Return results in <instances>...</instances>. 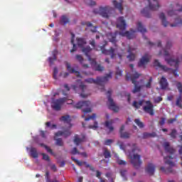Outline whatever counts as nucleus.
Here are the masks:
<instances>
[{
    "label": "nucleus",
    "instance_id": "1",
    "mask_svg": "<svg viewBox=\"0 0 182 182\" xmlns=\"http://www.w3.org/2000/svg\"><path fill=\"white\" fill-rule=\"evenodd\" d=\"M118 34L121 35V36H126L127 39H133V38H134V32L130 33V31H125L124 33H119V31H115L114 33H108L107 34L108 41L114 44V48L113 47H110L109 50H106L105 47L106 45H107V41H105V43L103 46L97 47L96 46V41H95V40H91L90 41V45H91V46H92L95 50H101L102 53L104 55H109L111 56V59H114V58H116V55L117 54L118 58L122 60L123 55H124V50H121V52H119V47H117V39L116 38Z\"/></svg>",
    "mask_w": 182,
    "mask_h": 182
},
{
    "label": "nucleus",
    "instance_id": "2",
    "mask_svg": "<svg viewBox=\"0 0 182 182\" xmlns=\"http://www.w3.org/2000/svg\"><path fill=\"white\" fill-rule=\"evenodd\" d=\"M128 146H131V150L129 151V156L131 159L132 164L134 168H140L143 161H141V159H140L141 156L139 155V153H140L141 150L136 144H132V145L128 144Z\"/></svg>",
    "mask_w": 182,
    "mask_h": 182
},
{
    "label": "nucleus",
    "instance_id": "3",
    "mask_svg": "<svg viewBox=\"0 0 182 182\" xmlns=\"http://www.w3.org/2000/svg\"><path fill=\"white\" fill-rule=\"evenodd\" d=\"M109 79H112V73L107 74L105 77H97L96 80L93 78L86 79L85 82H87V83L99 85V86H101V92H103V90H105V83L109 82Z\"/></svg>",
    "mask_w": 182,
    "mask_h": 182
},
{
    "label": "nucleus",
    "instance_id": "4",
    "mask_svg": "<svg viewBox=\"0 0 182 182\" xmlns=\"http://www.w3.org/2000/svg\"><path fill=\"white\" fill-rule=\"evenodd\" d=\"M82 50L83 53H85V56H87L91 65L94 66L95 70H96L97 72H103V70H105V67L102 66V65L100 64H97L96 60L90 57V55L89 54L90 53V52H92V48H90V46L84 47L82 48Z\"/></svg>",
    "mask_w": 182,
    "mask_h": 182
},
{
    "label": "nucleus",
    "instance_id": "5",
    "mask_svg": "<svg viewBox=\"0 0 182 182\" xmlns=\"http://www.w3.org/2000/svg\"><path fill=\"white\" fill-rule=\"evenodd\" d=\"M60 122H64V123H68L69 124V127L67 129H64L63 131H59L57 133H55V136H64V137H69L70 134H72V132H70V127H72V124H70V116L69 115H64L62 116L60 118Z\"/></svg>",
    "mask_w": 182,
    "mask_h": 182
},
{
    "label": "nucleus",
    "instance_id": "6",
    "mask_svg": "<svg viewBox=\"0 0 182 182\" xmlns=\"http://www.w3.org/2000/svg\"><path fill=\"white\" fill-rule=\"evenodd\" d=\"M93 12L94 14H98L99 15H101L102 18H106L107 19L110 15L114 12V9L109 6L105 7L100 6L99 9H95Z\"/></svg>",
    "mask_w": 182,
    "mask_h": 182
},
{
    "label": "nucleus",
    "instance_id": "7",
    "mask_svg": "<svg viewBox=\"0 0 182 182\" xmlns=\"http://www.w3.org/2000/svg\"><path fill=\"white\" fill-rule=\"evenodd\" d=\"M90 106V101H80L74 105V107L75 109H82L84 114L82 115V117H85L87 113H90L92 112Z\"/></svg>",
    "mask_w": 182,
    "mask_h": 182
},
{
    "label": "nucleus",
    "instance_id": "8",
    "mask_svg": "<svg viewBox=\"0 0 182 182\" xmlns=\"http://www.w3.org/2000/svg\"><path fill=\"white\" fill-rule=\"evenodd\" d=\"M173 160V157L171 156H168L164 157V163L165 164H168L169 167L165 168L164 166H161L160 168L161 171L164 173L165 174H168L170 173H174V170H173V167H176V163L171 161Z\"/></svg>",
    "mask_w": 182,
    "mask_h": 182
},
{
    "label": "nucleus",
    "instance_id": "9",
    "mask_svg": "<svg viewBox=\"0 0 182 182\" xmlns=\"http://www.w3.org/2000/svg\"><path fill=\"white\" fill-rule=\"evenodd\" d=\"M159 19H161V23L163 26H164V28H166V26H168V25H170L171 28L178 26V25H182V19L180 17H178L175 19V23L170 24V23L167 21V18H166V15L164 14V13H161L159 14Z\"/></svg>",
    "mask_w": 182,
    "mask_h": 182
},
{
    "label": "nucleus",
    "instance_id": "10",
    "mask_svg": "<svg viewBox=\"0 0 182 182\" xmlns=\"http://www.w3.org/2000/svg\"><path fill=\"white\" fill-rule=\"evenodd\" d=\"M140 77V74H139L137 72H134V73L132 74L130 76L129 75H127V80H132L133 85H134V88L132 90V93H139L141 90V87L137 85V81H136V79H139Z\"/></svg>",
    "mask_w": 182,
    "mask_h": 182
},
{
    "label": "nucleus",
    "instance_id": "11",
    "mask_svg": "<svg viewBox=\"0 0 182 182\" xmlns=\"http://www.w3.org/2000/svg\"><path fill=\"white\" fill-rule=\"evenodd\" d=\"M66 100H68V97H62L57 100H53L51 102L52 109L56 112H59V110H61L63 104L66 102Z\"/></svg>",
    "mask_w": 182,
    "mask_h": 182
},
{
    "label": "nucleus",
    "instance_id": "12",
    "mask_svg": "<svg viewBox=\"0 0 182 182\" xmlns=\"http://www.w3.org/2000/svg\"><path fill=\"white\" fill-rule=\"evenodd\" d=\"M165 60L170 66H174L175 70H173V73L174 76H178V65H180V60L178 58L174 60L173 58H165Z\"/></svg>",
    "mask_w": 182,
    "mask_h": 182
},
{
    "label": "nucleus",
    "instance_id": "13",
    "mask_svg": "<svg viewBox=\"0 0 182 182\" xmlns=\"http://www.w3.org/2000/svg\"><path fill=\"white\" fill-rule=\"evenodd\" d=\"M107 95L109 109H110V110H113V112H119V107L116 106L113 99H112V90H109L107 91Z\"/></svg>",
    "mask_w": 182,
    "mask_h": 182
},
{
    "label": "nucleus",
    "instance_id": "14",
    "mask_svg": "<svg viewBox=\"0 0 182 182\" xmlns=\"http://www.w3.org/2000/svg\"><path fill=\"white\" fill-rule=\"evenodd\" d=\"M145 103L146 105L143 107L144 112L150 116H154V105L150 101H146Z\"/></svg>",
    "mask_w": 182,
    "mask_h": 182
},
{
    "label": "nucleus",
    "instance_id": "15",
    "mask_svg": "<svg viewBox=\"0 0 182 182\" xmlns=\"http://www.w3.org/2000/svg\"><path fill=\"white\" fill-rule=\"evenodd\" d=\"M151 56L149 53H146L142 58L139 60L138 63L139 68H146V65L150 62Z\"/></svg>",
    "mask_w": 182,
    "mask_h": 182
},
{
    "label": "nucleus",
    "instance_id": "16",
    "mask_svg": "<svg viewBox=\"0 0 182 182\" xmlns=\"http://www.w3.org/2000/svg\"><path fill=\"white\" fill-rule=\"evenodd\" d=\"M176 87L180 93L179 96L176 98V105L179 107V109H182V84L181 82H178L176 85Z\"/></svg>",
    "mask_w": 182,
    "mask_h": 182
},
{
    "label": "nucleus",
    "instance_id": "17",
    "mask_svg": "<svg viewBox=\"0 0 182 182\" xmlns=\"http://www.w3.org/2000/svg\"><path fill=\"white\" fill-rule=\"evenodd\" d=\"M127 25L126 24V21L124 20V17L121 16L118 18L117 21V28L119 29V31H126Z\"/></svg>",
    "mask_w": 182,
    "mask_h": 182
},
{
    "label": "nucleus",
    "instance_id": "18",
    "mask_svg": "<svg viewBox=\"0 0 182 182\" xmlns=\"http://www.w3.org/2000/svg\"><path fill=\"white\" fill-rule=\"evenodd\" d=\"M164 149L166 153H168V154H174L176 153V149L170 145V142L166 141L163 144Z\"/></svg>",
    "mask_w": 182,
    "mask_h": 182
},
{
    "label": "nucleus",
    "instance_id": "19",
    "mask_svg": "<svg viewBox=\"0 0 182 182\" xmlns=\"http://www.w3.org/2000/svg\"><path fill=\"white\" fill-rule=\"evenodd\" d=\"M148 3L150 11H157L160 8V4L157 0H148Z\"/></svg>",
    "mask_w": 182,
    "mask_h": 182
},
{
    "label": "nucleus",
    "instance_id": "20",
    "mask_svg": "<svg viewBox=\"0 0 182 182\" xmlns=\"http://www.w3.org/2000/svg\"><path fill=\"white\" fill-rule=\"evenodd\" d=\"M127 52H128V53H129V55H128L127 56V58L129 60V62H133V60H135V59H136V48L129 47Z\"/></svg>",
    "mask_w": 182,
    "mask_h": 182
},
{
    "label": "nucleus",
    "instance_id": "21",
    "mask_svg": "<svg viewBox=\"0 0 182 182\" xmlns=\"http://www.w3.org/2000/svg\"><path fill=\"white\" fill-rule=\"evenodd\" d=\"M154 66L156 68V69H159V70H163L164 72H168L170 70V68H167V66L161 65V63L159 62V60L154 61Z\"/></svg>",
    "mask_w": 182,
    "mask_h": 182
},
{
    "label": "nucleus",
    "instance_id": "22",
    "mask_svg": "<svg viewBox=\"0 0 182 182\" xmlns=\"http://www.w3.org/2000/svg\"><path fill=\"white\" fill-rule=\"evenodd\" d=\"M65 64L69 73H75L77 77H82V75H80V73L79 71H75L68 62L65 61Z\"/></svg>",
    "mask_w": 182,
    "mask_h": 182
},
{
    "label": "nucleus",
    "instance_id": "23",
    "mask_svg": "<svg viewBox=\"0 0 182 182\" xmlns=\"http://www.w3.org/2000/svg\"><path fill=\"white\" fill-rule=\"evenodd\" d=\"M145 170L149 176H153L156 171V166L153 164H149Z\"/></svg>",
    "mask_w": 182,
    "mask_h": 182
},
{
    "label": "nucleus",
    "instance_id": "24",
    "mask_svg": "<svg viewBox=\"0 0 182 182\" xmlns=\"http://www.w3.org/2000/svg\"><path fill=\"white\" fill-rule=\"evenodd\" d=\"M159 85L162 90H166V89L168 87V82H167V79H166L164 77H161V80H159Z\"/></svg>",
    "mask_w": 182,
    "mask_h": 182
},
{
    "label": "nucleus",
    "instance_id": "25",
    "mask_svg": "<svg viewBox=\"0 0 182 182\" xmlns=\"http://www.w3.org/2000/svg\"><path fill=\"white\" fill-rule=\"evenodd\" d=\"M170 48H171V41H168L166 43V46L165 47V48L163 50L164 53H162V51L159 52V55H164V56H168L170 54L168 53V49H170Z\"/></svg>",
    "mask_w": 182,
    "mask_h": 182
},
{
    "label": "nucleus",
    "instance_id": "26",
    "mask_svg": "<svg viewBox=\"0 0 182 182\" xmlns=\"http://www.w3.org/2000/svg\"><path fill=\"white\" fill-rule=\"evenodd\" d=\"M58 50H54L53 52H52V55H53V58L52 57H50L48 58V62L50 63V65L52 66V65H53L55 60H56V59H58Z\"/></svg>",
    "mask_w": 182,
    "mask_h": 182
},
{
    "label": "nucleus",
    "instance_id": "27",
    "mask_svg": "<svg viewBox=\"0 0 182 182\" xmlns=\"http://www.w3.org/2000/svg\"><path fill=\"white\" fill-rule=\"evenodd\" d=\"M85 139H86V136L85 135H82V138H79V135L76 134L74 136V143L77 146H80V143H83V141H85Z\"/></svg>",
    "mask_w": 182,
    "mask_h": 182
},
{
    "label": "nucleus",
    "instance_id": "28",
    "mask_svg": "<svg viewBox=\"0 0 182 182\" xmlns=\"http://www.w3.org/2000/svg\"><path fill=\"white\" fill-rule=\"evenodd\" d=\"M114 123V121L113 119H111L109 121H106L105 122V127H107V129H109V132H113L114 130V127H113L112 124Z\"/></svg>",
    "mask_w": 182,
    "mask_h": 182
},
{
    "label": "nucleus",
    "instance_id": "29",
    "mask_svg": "<svg viewBox=\"0 0 182 182\" xmlns=\"http://www.w3.org/2000/svg\"><path fill=\"white\" fill-rule=\"evenodd\" d=\"M112 4L114 8H116L117 9H119L120 14H123V5L122 4V3H119L117 2V1L114 0L112 1Z\"/></svg>",
    "mask_w": 182,
    "mask_h": 182
},
{
    "label": "nucleus",
    "instance_id": "30",
    "mask_svg": "<svg viewBox=\"0 0 182 182\" xmlns=\"http://www.w3.org/2000/svg\"><path fill=\"white\" fill-rule=\"evenodd\" d=\"M137 30L139 31V32H141V33H146V32H147V30L143 26L141 22H138Z\"/></svg>",
    "mask_w": 182,
    "mask_h": 182
},
{
    "label": "nucleus",
    "instance_id": "31",
    "mask_svg": "<svg viewBox=\"0 0 182 182\" xmlns=\"http://www.w3.org/2000/svg\"><path fill=\"white\" fill-rule=\"evenodd\" d=\"M31 156L33 159H38L39 157V155L38 154V151L36 150V148H31L30 149Z\"/></svg>",
    "mask_w": 182,
    "mask_h": 182
},
{
    "label": "nucleus",
    "instance_id": "32",
    "mask_svg": "<svg viewBox=\"0 0 182 182\" xmlns=\"http://www.w3.org/2000/svg\"><path fill=\"white\" fill-rule=\"evenodd\" d=\"M157 134L156 132L149 133V132H144L143 134V139H149L150 137H156Z\"/></svg>",
    "mask_w": 182,
    "mask_h": 182
},
{
    "label": "nucleus",
    "instance_id": "33",
    "mask_svg": "<svg viewBox=\"0 0 182 182\" xmlns=\"http://www.w3.org/2000/svg\"><path fill=\"white\" fill-rule=\"evenodd\" d=\"M103 156L105 159H110L112 157V154L110 153V151L107 149V148L104 149Z\"/></svg>",
    "mask_w": 182,
    "mask_h": 182
},
{
    "label": "nucleus",
    "instance_id": "34",
    "mask_svg": "<svg viewBox=\"0 0 182 182\" xmlns=\"http://www.w3.org/2000/svg\"><path fill=\"white\" fill-rule=\"evenodd\" d=\"M141 14L145 16V18H150V11L147 9V7L144 8L143 10H141Z\"/></svg>",
    "mask_w": 182,
    "mask_h": 182
},
{
    "label": "nucleus",
    "instance_id": "35",
    "mask_svg": "<svg viewBox=\"0 0 182 182\" xmlns=\"http://www.w3.org/2000/svg\"><path fill=\"white\" fill-rule=\"evenodd\" d=\"M144 100H140L139 102L137 101H134L132 106L136 109H140L141 106H143Z\"/></svg>",
    "mask_w": 182,
    "mask_h": 182
},
{
    "label": "nucleus",
    "instance_id": "36",
    "mask_svg": "<svg viewBox=\"0 0 182 182\" xmlns=\"http://www.w3.org/2000/svg\"><path fill=\"white\" fill-rule=\"evenodd\" d=\"M71 43L73 46V49L70 50V53L76 52V44H75V34H72Z\"/></svg>",
    "mask_w": 182,
    "mask_h": 182
},
{
    "label": "nucleus",
    "instance_id": "37",
    "mask_svg": "<svg viewBox=\"0 0 182 182\" xmlns=\"http://www.w3.org/2000/svg\"><path fill=\"white\" fill-rule=\"evenodd\" d=\"M119 134L121 139H130V136H132V134L128 132H121Z\"/></svg>",
    "mask_w": 182,
    "mask_h": 182
},
{
    "label": "nucleus",
    "instance_id": "38",
    "mask_svg": "<svg viewBox=\"0 0 182 182\" xmlns=\"http://www.w3.org/2000/svg\"><path fill=\"white\" fill-rule=\"evenodd\" d=\"M77 45L82 48L84 45H86V40L85 38H77Z\"/></svg>",
    "mask_w": 182,
    "mask_h": 182
},
{
    "label": "nucleus",
    "instance_id": "39",
    "mask_svg": "<svg viewBox=\"0 0 182 182\" xmlns=\"http://www.w3.org/2000/svg\"><path fill=\"white\" fill-rule=\"evenodd\" d=\"M39 146H41V147H44L46 150H47L48 153H50V154L53 155V151L49 146H46L44 144H39Z\"/></svg>",
    "mask_w": 182,
    "mask_h": 182
},
{
    "label": "nucleus",
    "instance_id": "40",
    "mask_svg": "<svg viewBox=\"0 0 182 182\" xmlns=\"http://www.w3.org/2000/svg\"><path fill=\"white\" fill-rule=\"evenodd\" d=\"M60 23L63 25H66V23H69V18L66 16H63L60 19Z\"/></svg>",
    "mask_w": 182,
    "mask_h": 182
},
{
    "label": "nucleus",
    "instance_id": "41",
    "mask_svg": "<svg viewBox=\"0 0 182 182\" xmlns=\"http://www.w3.org/2000/svg\"><path fill=\"white\" fill-rule=\"evenodd\" d=\"M134 122L139 127V129H143V127H144V124L140 121V119H135Z\"/></svg>",
    "mask_w": 182,
    "mask_h": 182
},
{
    "label": "nucleus",
    "instance_id": "42",
    "mask_svg": "<svg viewBox=\"0 0 182 182\" xmlns=\"http://www.w3.org/2000/svg\"><path fill=\"white\" fill-rule=\"evenodd\" d=\"M55 137H54V140L56 141V145L57 146H63V141L62 140V139L58 138L56 139V134H55Z\"/></svg>",
    "mask_w": 182,
    "mask_h": 182
},
{
    "label": "nucleus",
    "instance_id": "43",
    "mask_svg": "<svg viewBox=\"0 0 182 182\" xmlns=\"http://www.w3.org/2000/svg\"><path fill=\"white\" fill-rule=\"evenodd\" d=\"M71 160H73V161H75V163H76V164L77 166H79L80 167H82V166H83V161H80L77 159H76L75 157L72 156L71 157Z\"/></svg>",
    "mask_w": 182,
    "mask_h": 182
},
{
    "label": "nucleus",
    "instance_id": "44",
    "mask_svg": "<svg viewBox=\"0 0 182 182\" xmlns=\"http://www.w3.org/2000/svg\"><path fill=\"white\" fill-rule=\"evenodd\" d=\"M151 82H153V77H150L148 82L145 85L146 89H151Z\"/></svg>",
    "mask_w": 182,
    "mask_h": 182
},
{
    "label": "nucleus",
    "instance_id": "45",
    "mask_svg": "<svg viewBox=\"0 0 182 182\" xmlns=\"http://www.w3.org/2000/svg\"><path fill=\"white\" fill-rule=\"evenodd\" d=\"M169 136H171L172 139H176V137H177V130L175 129H172Z\"/></svg>",
    "mask_w": 182,
    "mask_h": 182
},
{
    "label": "nucleus",
    "instance_id": "46",
    "mask_svg": "<svg viewBox=\"0 0 182 182\" xmlns=\"http://www.w3.org/2000/svg\"><path fill=\"white\" fill-rule=\"evenodd\" d=\"M41 156H43V160H45L46 161H50V157H49V155L42 153Z\"/></svg>",
    "mask_w": 182,
    "mask_h": 182
},
{
    "label": "nucleus",
    "instance_id": "47",
    "mask_svg": "<svg viewBox=\"0 0 182 182\" xmlns=\"http://www.w3.org/2000/svg\"><path fill=\"white\" fill-rule=\"evenodd\" d=\"M83 164L85 165L86 168H90L91 171H95V167L90 166V164H87V162L83 161Z\"/></svg>",
    "mask_w": 182,
    "mask_h": 182
},
{
    "label": "nucleus",
    "instance_id": "48",
    "mask_svg": "<svg viewBox=\"0 0 182 182\" xmlns=\"http://www.w3.org/2000/svg\"><path fill=\"white\" fill-rule=\"evenodd\" d=\"M117 163L119 166H126L127 164V162L126 161H123L122 159H117Z\"/></svg>",
    "mask_w": 182,
    "mask_h": 182
},
{
    "label": "nucleus",
    "instance_id": "49",
    "mask_svg": "<svg viewBox=\"0 0 182 182\" xmlns=\"http://www.w3.org/2000/svg\"><path fill=\"white\" fill-rule=\"evenodd\" d=\"M70 153H71L72 154H73L74 156H75V154H80V152H79V151L77 150V148H76V147H74V148L71 150Z\"/></svg>",
    "mask_w": 182,
    "mask_h": 182
},
{
    "label": "nucleus",
    "instance_id": "50",
    "mask_svg": "<svg viewBox=\"0 0 182 182\" xmlns=\"http://www.w3.org/2000/svg\"><path fill=\"white\" fill-rule=\"evenodd\" d=\"M91 119L92 120H95V119H96V114H92V115L85 118V122H87V121L90 120Z\"/></svg>",
    "mask_w": 182,
    "mask_h": 182
},
{
    "label": "nucleus",
    "instance_id": "51",
    "mask_svg": "<svg viewBox=\"0 0 182 182\" xmlns=\"http://www.w3.org/2000/svg\"><path fill=\"white\" fill-rule=\"evenodd\" d=\"M99 127L97 126V122L95 121L94 125H90L89 129H92L93 130H96Z\"/></svg>",
    "mask_w": 182,
    "mask_h": 182
},
{
    "label": "nucleus",
    "instance_id": "52",
    "mask_svg": "<svg viewBox=\"0 0 182 182\" xmlns=\"http://www.w3.org/2000/svg\"><path fill=\"white\" fill-rule=\"evenodd\" d=\"M77 60L80 62V63H82L83 62V57L81 55H76L75 56Z\"/></svg>",
    "mask_w": 182,
    "mask_h": 182
},
{
    "label": "nucleus",
    "instance_id": "53",
    "mask_svg": "<svg viewBox=\"0 0 182 182\" xmlns=\"http://www.w3.org/2000/svg\"><path fill=\"white\" fill-rule=\"evenodd\" d=\"M113 143V139H106L104 142V144L105 146H110Z\"/></svg>",
    "mask_w": 182,
    "mask_h": 182
},
{
    "label": "nucleus",
    "instance_id": "54",
    "mask_svg": "<svg viewBox=\"0 0 182 182\" xmlns=\"http://www.w3.org/2000/svg\"><path fill=\"white\" fill-rule=\"evenodd\" d=\"M59 73L58 68H54L53 69V78L56 79L58 76V73Z\"/></svg>",
    "mask_w": 182,
    "mask_h": 182
},
{
    "label": "nucleus",
    "instance_id": "55",
    "mask_svg": "<svg viewBox=\"0 0 182 182\" xmlns=\"http://www.w3.org/2000/svg\"><path fill=\"white\" fill-rule=\"evenodd\" d=\"M127 173V170H121L120 171V174L122 176V177H123V178H124L126 180V174Z\"/></svg>",
    "mask_w": 182,
    "mask_h": 182
},
{
    "label": "nucleus",
    "instance_id": "56",
    "mask_svg": "<svg viewBox=\"0 0 182 182\" xmlns=\"http://www.w3.org/2000/svg\"><path fill=\"white\" fill-rule=\"evenodd\" d=\"M47 127H50V129H56V124L50 125V122H48L46 123Z\"/></svg>",
    "mask_w": 182,
    "mask_h": 182
},
{
    "label": "nucleus",
    "instance_id": "57",
    "mask_svg": "<svg viewBox=\"0 0 182 182\" xmlns=\"http://www.w3.org/2000/svg\"><path fill=\"white\" fill-rule=\"evenodd\" d=\"M49 176H50L49 171H46V174H45V177H46V182L50 181V178H49Z\"/></svg>",
    "mask_w": 182,
    "mask_h": 182
},
{
    "label": "nucleus",
    "instance_id": "58",
    "mask_svg": "<svg viewBox=\"0 0 182 182\" xmlns=\"http://www.w3.org/2000/svg\"><path fill=\"white\" fill-rule=\"evenodd\" d=\"M160 102H163V97H158L154 99V103H160Z\"/></svg>",
    "mask_w": 182,
    "mask_h": 182
},
{
    "label": "nucleus",
    "instance_id": "59",
    "mask_svg": "<svg viewBox=\"0 0 182 182\" xmlns=\"http://www.w3.org/2000/svg\"><path fill=\"white\" fill-rule=\"evenodd\" d=\"M87 4L89 5V6H95V5H96V1L93 0H90Z\"/></svg>",
    "mask_w": 182,
    "mask_h": 182
},
{
    "label": "nucleus",
    "instance_id": "60",
    "mask_svg": "<svg viewBox=\"0 0 182 182\" xmlns=\"http://www.w3.org/2000/svg\"><path fill=\"white\" fill-rule=\"evenodd\" d=\"M50 168L55 173H56V171H58V168H56V165H55V164L51 165Z\"/></svg>",
    "mask_w": 182,
    "mask_h": 182
},
{
    "label": "nucleus",
    "instance_id": "61",
    "mask_svg": "<svg viewBox=\"0 0 182 182\" xmlns=\"http://www.w3.org/2000/svg\"><path fill=\"white\" fill-rule=\"evenodd\" d=\"M164 123H166V118L162 117V118L161 119V121H159V124H160L161 126H164Z\"/></svg>",
    "mask_w": 182,
    "mask_h": 182
},
{
    "label": "nucleus",
    "instance_id": "62",
    "mask_svg": "<svg viewBox=\"0 0 182 182\" xmlns=\"http://www.w3.org/2000/svg\"><path fill=\"white\" fill-rule=\"evenodd\" d=\"M65 103H67V105H73V100L68 99L67 97V100L65 101Z\"/></svg>",
    "mask_w": 182,
    "mask_h": 182
},
{
    "label": "nucleus",
    "instance_id": "63",
    "mask_svg": "<svg viewBox=\"0 0 182 182\" xmlns=\"http://www.w3.org/2000/svg\"><path fill=\"white\" fill-rule=\"evenodd\" d=\"M80 89L82 92H85V89H86V85H83L82 82L80 85Z\"/></svg>",
    "mask_w": 182,
    "mask_h": 182
},
{
    "label": "nucleus",
    "instance_id": "64",
    "mask_svg": "<svg viewBox=\"0 0 182 182\" xmlns=\"http://www.w3.org/2000/svg\"><path fill=\"white\" fill-rule=\"evenodd\" d=\"M102 176V172H100V171H96V177L97 178H101L102 177H100Z\"/></svg>",
    "mask_w": 182,
    "mask_h": 182
}]
</instances>
